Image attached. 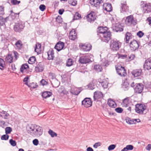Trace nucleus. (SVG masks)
Segmentation results:
<instances>
[{"label": "nucleus", "instance_id": "obj_1", "mask_svg": "<svg viewBox=\"0 0 151 151\" xmlns=\"http://www.w3.org/2000/svg\"><path fill=\"white\" fill-rule=\"evenodd\" d=\"M30 134L33 136L40 137L42 134V128L39 126L34 125L32 127H30Z\"/></svg>", "mask_w": 151, "mask_h": 151}, {"label": "nucleus", "instance_id": "obj_2", "mask_svg": "<svg viewBox=\"0 0 151 151\" xmlns=\"http://www.w3.org/2000/svg\"><path fill=\"white\" fill-rule=\"evenodd\" d=\"M121 43L119 41L115 40H111L110 42V49L113 51H117L121 47Z\"/></svg>", "mask_w": 151, "mask_h": 151}, {"label": "nucleus", "instance_id": "obj_3", "mask_svg": "<svg viewBox=\"0 0 151 151\" xmlns=\"http://www.w3.org/2000/svg\"><path fill=\"white\" fill-rule=\"evenodd\" d=\"M115 68L117 73L120 76L124 77L127 76L126 70L124 67L121 65H116Z\"/></svg>", "mask_w": 151, "mask_h": 151}, {"label": "nucleus", "instance_id": "obj_4", "mask_svg": "<svg viewBox=\"0 0 151 151\" xmlns=\"http://www.w3.org/2000/svg\"><path fill=\"white\" fill-rule=\"evenodd\" d=\"M140 45V42L134 39L131 41L129 44L130 50L132 51L138 50Z\"/></svg>", "mask_w": 151, "mask_h": 151}, {"label": "nucleus", "instance_id": "obj_5", "mask_svg": "<svg viewBox=\"0 0 151 151\" xmlns=\"http://www.w3.org/2000/svg\"><path fill=\"white\" fill-rule=\"evenodd\" d=\"M125 23L128 26H134L137 24V20L134 19L133 15H130L126 17Z\"/></svg>", "mask_w": 151, "mask_h": 151}, {"label": "nucleus", "instance_id": "obj_6", "mask_svg": "<svg viewBox=\"0 0 151 151\" xmlns=\"http://www.w3.org/2000/svg\"><path fill=\"white\" fill-rule=\"evenodd\" d=\"M145 2L142 1L141 2V7L143 9L144 13H149L151 12V4L150 3H144Z\"/></svg>", "mask_w": 151, "mask_h": 151}, {"label": "nucleus", "instance_id": "obj_7", "mask_svg": "<svg viewBox=\"0 0 151 151\" xmlns=\"http://www.w3.org/2000/svg\"><path fill=\"white\" fill-rule=\"evenodd\" d=\"M135 110L137 113L142 114L145 109V106L142 104H137L135 105Z\"/></svg>", "mask_w": 151, "mask_h": 151}, {"label": "nucleus", "instance_id": "obj_8", "mask_svg": "<svg viewBox=\"0 0 151 151\" xmlns=\"http://www.w3.org/2000/svg\"><path fill=\"white\" fill-rule=\"evenodd\" d=\"M144 88V85L142 83H136V86L134 88L135 93L140 94L142 92Z\"/></svg>", "mask_w": 151, "mask_h": 151}, {"label": "nucleus", "instance_id": "obj_9", "mask_svg": "<svg viewBox=\"0 0 151 151\" xmlns=\"http://www.w3.org/2000/svg\"><path fill=\"white\" fill-rule=\"evenodd\" d=\"M111 33L109 31H107L104 34H103L101 37V39L106 42H108L111 39Z\"/></svg>", "mask_w": 151, "mask_h": 151}, {"label": "nucleus", "instance_id": "obj_10", "mask_svg": "<svg viewBox=\"0 0 151 151\" xmlns=\"http://www.w3.org/2000/svg\"><path fill=\"white\" fill-rule=\"evenodd\" d=\"M92 101L91 99L90 98H86L82 101V105L88 108L91 106L92 105Z\"/></svg>", "mask_w": 151, "mask_h": 151}, {"label": "nucleus", "instance_id": "obj_11", "mask_svg": "<svg viewBox=\"0 0 151 151\" xmlns=\"http://www.w3.org/2000/svg\"><path fill=\"white\" fill-rule=\"evenodd\" d=\"M96 17L95 13L93 12H91L87 15L86 17V19L88 22H94L96 19Z\"/></svg>", "mask_w": 151, "mask_h": 151}, {"label": "nucleus", "instance_id": "obj_12", "mask_svg": "<svg viewBox=\"0 0 151 151\" xmlns=\"http://www.w3.org/2000/svg\"><path fill=\"white\" fill-rule=\"evenodd\" d=\"M24 27V25L20 23H15L14 29L16 32H20L22 31Z\"/></svg>", "mask_w": 151, "mask_h": 151}, {"label": "nucleus", "instance_id": "obj_13", "mask_svg": "<svg viewBox=\"0 0 151 151\" xmlns=\"http://www.w3.org/2000/svg\"><path fill=\"white\" fill-rule=\"evenodd\" d=\"M113 30L114 32H120L123 30V27L119 23H116L114 26L112 27Z\"/></svg>", "mask_w": 151, "mask_h": 151}, {"label": "nucleus", "instance_id": "obj_14", "mask_svg": "<svg viewBox=\"0 0 151 151\" xmlns=\"http://www.w3.org/2000/svg\"><path fill=\"white\" fill-rule=\"evenodd\" d=\"M108 28L106 27H99L97 29V32L98 33V35H99L100 37H102L103 34H104L107 31Z\"/></svg>", "mask_w": 151, "mask_h": 151}, {"label": "nucleus", "instance_id": "obj_15", "mask_svg": "<svg viewBox=\"0 0 151 151\" xmlns=\"http://www.w3.org/2000/svg\"><path fill=\"white\" fill-rule=\"evenodd\" d=\"M44 65L43 63L39 62L35 67V70L36 72H42L44 69Z\"/></svg>", "mask_w": 151, "mask_h": 151}, {"label": "nucleus", "instance_id": "obj_16", "mask_svg": "<svg viewBox=\"0 0 151 151\" xmlns=\"http://www.w3.org/2000/svg\"><path fill=\"white\" fill-rule=\"evenodd\" d=\"M143 68L145 70H148L151 69V59H148L145 60L144 64L143 65Z\"/></svg>", "mask_w": 151, "mask_h": 151}, {"label": "nucleus", "instance_id": "obj_17", "mask_svg": "<svg viewBox=\"0 0 151 151\" xmlns=\"http://www.w3.org/2000/svg\"><path fill=\"white\" fill-rule=\"evenodd\" d=\"M79 61L82 64H86L90 62L91 60L88 56H83L80 57Z\"/></svg>", "mask_w": 151, "mask_h": 151}, {"label": "nucleus", "instance_id": "obj_18", "mask_svg": "<svg viewBox=\"0 0 151 151\" xmlns=\"http://www.w3.org/2000/svg\"><path fill=\"white\" fill-rule=\"evenodd\" d=\"M103 94L99 91H95L94 93L93 99L94 101L98 100L99 99L103 98Z\"/></svg>", "mask_w": 151, "mask_h": 151}, {"label": "nucleus", "instance_id": "obj_19", "mask_svg": "<svg viewBox=\"0 0 151 151\" xmlns=\"http://www.w3.org/2000/svg\"><path fill=\"white\" fill-rule=\"evenodd\" d=\"M103 2V0H90V3L96 7L99 6L100 4Z\"/></svg>", "mask_w": 151, "mask_h": 151}, {"label": "nucleus", "instance_id": "obj_20", "mask_svg": "<svg viewBox=\"0 0 151 151\" xmlns=\"http://www.w3.org/2000/svg\"><path fill=\"white\" fill-rule=\"evenodd\" d=\"M103 9L107 12H110L112 10L111 5L109 3H104L103 6Z\"/></svg>", "mask_w": 151, "mask_h": 151}, {"label": "nucleus", "instance_id": "obj_21", "mask_svg": "<svg viewBox=\"0 0 151 151\" xmlns=\"http://www.w3.org/2000/svg\"><path fill=\"white\" fill-rule=\"evenodd\" d=\"M131 73L134 77H137L141 75L142 73V70L141 69L134 70L132 71Z\"/></svg>", "mask_w": 151, "mask_h": 151}, {"label": "nucleus", "instance_id": "obj_22", "mask_svg": "<svg viewBox=\"0 0 151 151\" xmlns=\"http://www.w3.org/2000/svg\"><path fill=\"white\" fill-rule=\"evenodd\" d=\"M64 43L63 42L59 41L57 43L55 47V48L58 51H60L64 47Z\"/></svg>", "mask_w": 151, "mask_h": 151}, {"label": "nucleus", "instance_id": "obj_23", "mask_svg": "<svg viewBox=\"0 0 151 151\" xmlns=\"http://www.w3.org/2000/svg\"><path fill=\"white\" fill-rule=\"evenodd\" d=\"M125 37V40H126L125 42L126 43H128L129 41H131V40H132L134 37L131 33L128 32L126 34Z\"/></svg>", "mask_w": 151, "mask_h": 151}, {"label": "nucleus", "instance_id": "obj_24", "mask_svg": "<svg viewBox=\"0 0 151 151\" xmlns=\"http://www.w3.org/2000/svg\"><path fill=\"white\" fill-rule=\"evenodd\" d=\"M120 8L121 12H127L129 11V7L127 5L126 2L124 4H121Z\"/></svg>", "mask_w": 151, "mask_h": 151}, {"label": "nucleus", "instance_id": "obj_25", "mask_svg": "<svg viewBox=\"0 0 151 151\" xmlns=\"http://www.w3.org/2000/svg\"><path fill=\"white\" fill-rule=\"evenodd\" d=\"M54 50L52 49H50L47 52L48 59L53 60L55 57Z\"/></svg>", "mask_w": 151, "mask_h": 151}, {"label": "nucleus", "instance_id": "obj_26", "mask_svg": "<svg viewBox=\"0 0 151 151\" xmlns=\"http://www.w3.org/2000/svg\"><path fill=\"white\" fill-rule=\"evenodd\" d=\"M77 38V33L75 29L72 30L69 33V38L72 40H74Z\"/></svg>", "mask_w": 151, "mask_h": 151}, {"label": "nucleus", "instance_id": "obj_27", "mask_svg": "<svg viewBox=\"0 0 151 151\" xmlns=\"http://www.w3.org/2000/svg\"><path fill=\"white\" fill-rule=\"evenodd\" d=\"M81 91V90L76 87L72 88L70 91L71 93L75 95H78Z\"/></svg>", "mask_w": 151, "mask_h": 151}, {"label": "nucleus", "instance_id": "obj_28", "mask_svg": "<svg viewBox=\"0 0 151 151\" xmlns=\"http://www.w3.org/2000/svg\"><path fill=\"white\" fill-rule=\"evenodd\" d=\"M82 49L84 51H88L91 49V45L90 44L82 45H81Z\"/></svg>", "mask_w": 151, "mask_h": 151}, {"label": "nucleus", "instance_id": "obj_29", "mask_svg": "<svg viewBox=\"0 0 151 151\" xmlns=\"http://www.w3.org/2000/svg\"><path fill=\"white\" fill-rule=\"evenodd\" d=\"M52 95V93L51 92L48 91H46L43 92L42 94V96L43 98L46 99Z\"/></svg>", "mask_w": 151, "mask_h": 151}, {"label": "nucleus", "instance_id": "obj_30", "mask_svg": "<svg viewBox=\"0 0 151 151\" xmlns=\"http://www.w3.org/2000/svg\"><path fill=\"white\" fill-rule=\"evenodd\" d=\"M107 104L110 107L113 108H115L116 106L115 102L111 99L108 101Z\"/></svg>", "mask_w": 151, "mask_h": 151}, {"label": "nucleus", "instance_id": "obj_31", "mask_svg": "<svg viewBox=\"0 0 151 151\" xmlns=\"http://www.w3.org/2000/svg\"><path fill=\"white\" fill-rule=\"evenodd\" d=\"M9 19V17L4 18L0 16V25L3 26L5 24V22H7V20H8Z\"/></svg>", "mask_w": 151, "mask_h": 151}, {"label": "nucleus", "instance_id": "obj_32", "mask_svg": "<svg viewBox=\"0 0 151 151\" xmlns=\"http://www.w3.org/2000/svg\"><path fill=\"white\" fill-rule=\"evenodd\" d=\"M5 60L7 62L11 63L13 62V57L11 54H9L6 57Z\"/></svg>", "mask_w": 151, "mask_h": 151}, {"label": "nucleus", "instance_id": "obj_33", "mask_svg": "<svg viewBox=\"0 0 151 151\" xmlns=\"http://www.w3.org/2000/svg\"><path fill=\"white\" fill-rule=\"evenodd\" d=\"M15 45L18 49H20L22 47L23 44L21 40H18L16 42Z\"/></svg>", "mask_w": 151, "mask_h": 151}, {"label": "nucleus", "instance_id": "obj_34", "mask_svg": "<svg viewBox=\"0 0 151 151\" xmlns=\"http://www.w3.org/2000/svg\"><path fill=\"white\" fill-rule=\"evenodd\" d=\"M5 62L3 59L0 58V69L3 70L4 69Z\"/></svg>", "mask_w": 151, "mask_h": 151}, {"label": "nucleus", "instance_id": "obj_35", "mask_svg": "<svg viewBox=\"0 0 151 151\" xmlns=\"http://www.w3.org/2000/svg\"><path fill=\"white\" fill-rule=\"evenodd\" d=\"M11 13L10 16L12 19H14L17 17H19V13H16L12 11H11Z\"/></svg>", "mask_w": 151, "mask_h": 151}, {"label": "nucleus", "instance_id": "obj_36", "mask_svg": "<svg viewBox=\"0 0 151 151\" xmlns=\"http://www.w3.org/2000/svg\"><path fill=\"white\" fill-rule=\"evenodd\" d=\"M94 69L97 72H101L102 70V67L99 65H94Z\"/></svg>", "mask_w": 151, "mask_h": 151}, {"label": "nucleus", "instance_id": "obj_37", "mask_svg": "<svg viewBox=\"0 0 151 151\" xmlns=\"http://www.w3.org/2000/svg\"><path fill=\"white\" fill-rule=\"evenodd\" d=\"M36 59L35 56H32L30 57L28 60V63L29 64H32L35 63Z\"/></svg>", "mask_w": 151, "mask_h": 151}, {"label": "nucleus", "instance_id": "obj_38", "mask_svg": "<svg viewBox=\"0 0 151 151\" xmlns=\"http://www.w3.org/2000/svg\"><path fill=\"white\" fill-rule=\"evenodd\" d=\"M29 68L28 65L27 64H23L20 68V71L23 73L24 70L26 69L27 68Z\"/></svg>", "mask_w": 151, "mask_h": 151}, {"label": "nucleus", "instance_id": "obj_39", "mask_svg": "<svg viewBox=\"0 0 151 151\" xmlns=\"http://www.w3.org/2000/svg\"><path fill=\"white\" fill-rule=\"evenodd\" d=\"M127 122L129 124H135V122L134 121H136V119H131L130 118H127V119H126Z\"/></svg>", "mask_w": 151, "mask_h": 151}, {"label": "nucleus", "instance_id": "obj_40", "mask_svg": "<svg viewBox=\"0 0 151 151\" xmlns=\"http://www.w3.org/2000/svg\"><path fill=\"white\" fill-rule=\"evenodd\" d=\"M128 99L127 98L124 99L122 101V105L125 107L128 106Z\"/></svg>", "mask_w": 151, "mask_h": 151}, {"label": "nucleus", "instance_id": "obj_41", "mask_svg": "<svg viewBox=\"0 0 151 151\" xmlns=\"http://www.w3.org/2000/svg\"><path fill=\"white\" fill-rule=\"evenodd\" d=\"M100 83H101V84L102 86L104 88H107L108 83L106 81L104 80Z\"/></svg>", "mask_w": 151, "mask_h": 151}, {"label": "nucleus", "instance_id": "obj_42", "mask_svg": "<svg viewBox=\"0 0 151 151\" xmlns=\"http://www.w3.org/2000/svg\"><path fill=\"white\" fill-rule=\"evenodd\" d=\"M129 84L128 83L124 82L122 85V88L124 90H127L129 88Z\"/></svg>", "mask_w": 151, "mask_h": 151}, {"label": "nucleus", "instance_id": "obj_43", "mask_svg": "<svg viewBox=\"0 0 151 151\" xmlns=\"http://www.w3.org/2000/svg\"><path fill=\"white\" fill-rule=\"evenodd\" d=\"M41 45L39 43L37 44L35 48V52L38 53V51L41 49Z\"/></svg>", "mask_w": 151, "mask_h": 151}, {"label": "nucleus", "instance_id": "obj_44", "mask_svg": "<svg viewBox=\"0 0 151 151\" xmlns=\"http://www.w3.org/2000/svg\"><path fill=\"white\" fill-rule=\"evenodd\" d=\"M73 63V62L72 59L69 58L67 62L66 65L68 66H71Z\"/></svg>", "mask_w": 151, "mask_h": 151}, {"label": "nucleus", "instance_id": "obj_45", "mask_svg": "<svg viewBox=\"0 0 151 151\" xmlns=\"http://www.w3.org/2000/svg\"><path fill=\"white\" fill-rule=\"evenodd\" d=\"M29 87L31 89H34L37 87V86L35 83H29Z\"/></svg>", "mask_w": 151, "mask_h": 151}, {"label": "nucleus", "instance_id": "obj_46", "mask_svg": "<svg viewBox=\"0 0 151 151\" xmlns=\"http://www.w3.org/2000/svg\"><path fill=\"white\" fill-rule=\"evenodd\" d=\"M48 132L52 137H54L55 136L56 137L57 135V133L53 131L51 129H50Z\"/></svg>", "mask_w": 151, "mask_h": 151}, {"label": "nucleus", "instance_id": "obj_47", "mask_svg": "<svg viewBox=\"0 0 151 151\" xmlns=\"http://www.w3.org/2000/svg\"><path fill=\"white\" fill-rule=\"evenodd\" d=\"M101 65L107 67L109 65L108 61L105 59L103 60Z\"/></svg>", "mask_w": 151, "mask_h": 151}, {"label": "nucleus", "instance_id": "obj_48", "mask_svg": "<svg viewBox=\"0 0 151 151\" xmlns=\"http://www.w3.org/2000/svg\"><path fill=\"white\" fill-rule=\"evenodd\" d=\"M95 85L93 83H90L88 85V88L90 90H93L95 88Z\"/></svg>", "mask_w": 151, "mask_h": 151}, {"label": "nucleus", "instance_id": "obj_49", "mask_svg": "<svg viewBox=\"0 0 151 151\" xmlns=\"http://www.w3.org/2000/svg\"><path fill=\"white\" fill-rule=\"evenodd\" d=\"M81 17V15L79 14L78 13L76 12L74 16V19H78Z\"/></svg>", "mask_w": 151, "mask_h": 151}, {"label": "nucleus", "instance_id": "obj_50", "mask_svg": "<svg viewBox=\"0 0 151 151\" xmlns=\"http://www.w3.org/2000/svg\"><path fill=\"white\" fill-rule=\"evenodd\" d=\"M56 21L58 23H61L62 21V19L60 16H58L56 18Z\"/></svg>", "mask_w": 151, "mask_h": 151}, {"label": "nucleus", "instance_id": "obj_51", "mask_svg": "<svg viewBox=\"0 0 151 151\" xmlns=\"http://www.w3.org/2000/svg\"><path fill=\"white\" fill-rule=\"evenodd\" d=\"M12 131V128L9 127H7L5 129V133L7 134H10Z\"/></svg>", "mask_w": 151, "mask_h": 151}, {"label": "nucleus", "instance_id": "obj_52", "mask_svg": "<svg viewBox=\"0 0 151 151\" xmlns=\"http://www.w3.org/2000/svg\"><path fill=\"white\" fill-rule=\"evenodd\" d=\"M9 136L7 134L2 135L1 137V139L2 140H7L8 139Z\"/></svg>", "mask_w": 151, "mask_h": 151}, {"label": "nucleus", "instance_id": "obj_53", "mask_svg": "<svg viewBox=\"0 0 151 151\" xmlns=\"http://www.w3.org/2000/svg\"><path fill=\"white\" fill-rule=\"evenodd\" d=\"M11 2L13 5H16L19 4L20 3V1L17 0H11Z\"/></svg>", "mask_w": 151, "mask_h": 151}, {"label": "nucleus", "instance_id": "obj_54", "mask_svg": "<svg viewBox=\"0 0 151 151\" xmlns=\"http://www.w3.org/2000/svg\"><path fill=\"white\" fill-rule=\"evenodd\" d=\"M9 142L11 145L12 146H15L16 145V142L15 140L11 139L9 140Z\"/></svg>", "mask_w": 151, "mask_h": 151}, {"label": "nucleus", "instance_id": "obj_55", "mask_svg": "<svg viewBox=\"0 0 151 151\" xmlns=\"http://www.w3.org/2000/svg\"><path fill=\"white\" fill-rule=\"evenodd\" d=\"M4 8L1 6H0V15H3L4 14Z\"/></svg>", "mask_w": 151, "mask_h": 151}, {"label": "nucleus", "instance_id": "obj_56", "mask_svg": "<svg viewBox=\"0 0 151 151\" xmlns=\"http://www.w3.org/2000/svg\"><path fill=\"white\" fill-rule=\"evenodd\" d=\"M115 110L116 112L119 113H122L123 111V109L121 107H117Z\"/></svg>", "mask_w": 151, "mask_h": 151}, {"label": "nucleus", "instance_id": "obj_57", "mask_svg": "<svg viewBox=\"0 0 151 151\" xmlns=\"http://www.w3.org/2000/svg\"><path fill=\"white\" fill-rule=\"evenodd\" d=\"M144 34V33L141 31H139L137 33V35L140 38L142 37Z\"/></svg>", "mask_w": 151, "mask_h": 151}, {"label": "nucleus", "instance_id": "obj_58", "mask_svg": "<svg viewBox=\"0 0 151 151\" xmlns=\"http://www.w3.org/2000/svg\"><path fill=\"white\" fill-rule=\"evenodd\" d=\"M116 146L115 145H111L109 146L108 147V150L109 151L113 150L116 147Z\"/></svg>", "mask_w": 151, "mask_h": 151}, {"label": "nucleus", "instance_id": "obj_59", "mask_svg": "<svg viewBox=\"0 0 151 151\" xmlns=\"http://www.w3.org/2000/svg\"><path fill=\"white\" fill-rule=\"evenodd\" d=\"M41 84L43 85H46L48 84V82L44 79H42L40 81Z\"/></svg>", "mask_w": 151, "mask_h": 151}, {"label": "nucleus", "instance_id": "obj_60", "mask_svg": "<svg viewBox=\"0 0 151 151\" xmlns=\"http://www.w3.org/2000/svg\"><path fill=\"white\" fill-rule=\"evenodd\" d=\"M101 145L102 143L101 142H99L95 143V144L93 145V147L94 148H97L98 147L101 146Z\"/></svg>", "mask_w": 151, "mask_h": 151}, {"label": "nucleus", "instance_id": "obj_61", "mask_svg": "<svg viewBox=\"0 0 151 151\" xmlns=\"http://www.w3.org/2000/svg\"><path fill=\"white\" fill-rule=\"evenodd\" d=\"M39 8L40 10L42 11H43L45 10L46 6L44 4H41Z\"/></svg>", "mask_w": 151, "mask_h": 151}, {"label": "nucleus", "instance_id": "obj_62", "mask_svg": "<svg viewBox=\"0 0 151 151\" xmlns=\"http://www.w3.org/2000/svg\"><path fill=\"white\" fill-rule=\"evenodd\" d=\"M128 151L129 150H132L133 149L134 147L132 145H128L126 146Z\"/></svg>", "mask_w": 151, "mask_h": 151}, {"label": "nucleus", "instance_id": "obj_63", "mask_svg": "<svg viewBox=\"0 0 151 151\" xmlns=\"http://www.w3.org/2000/svg\"><path fill=\"white\" fill-rule=\"evenodd\" d=\"M118 55L119 58H121L123 59L126 58L127 56V55H122L121 54H119Z\"/></svg>", "mask_w": 151, "mask_h": 151}, {"label": "nucleus", "instance_id": "obj_64", "mask_svg": "<svg viewBox=\"0 0 151 151\" xmlns=\"http://www.w3.org/2000/svg\"><path fill=\"white\" fill-rule=\"evenodd\" d=\"M33 144L36 146L39 143V141L37 139H34L32 141Z\"/></svg>", "mask_w": 151, "mask_h": 151}]
</instances>
